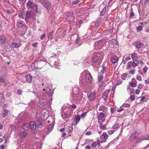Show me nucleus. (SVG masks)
<instances>
[{
	"label": "nucleus",
	"mask_w": 149,
	"mask_h": 149,
	"mask_svg": "<svg viewBox=\"0 0 149 149\" xmlns=\"http://www.w3.org/2000/svg\"><path fill=\"white\" fill-rule=\"evenodd\" d=\"M99 54L95 52L93 53L92 57V65L95 67H97L100 65V62L99 61Z\"/></svg>",
	"instance_id": "obj_1"
},
{
	"label": "nucleus",
	"mask_w": 149,
	"mask_h": 149,
	"mask_svg": "<svg viewBox=\"0 0 149 149\" xmlns=\"http://www.w3.org/2000/svg\"><path fill=\"white\" fill-rule=\"evenodd\" d=\"M45 87L44 88L42 91L43 96H49L50 95L52 94L53 91L51 89L49 84L47 83L45 84Z\"/></svg>",
	"instance_id": "obj_2"
},
{
	"label": "nucleus",
	"mask_w": 149,
	"mask_h": 149,
	"mask_svg": "<svg viewBox=\"0 0 149 149\" xmlns=\"http://www.w3.org/2000/svg\"><path fill=\"white\" fill-rule=\"evenodd\" d=\"M64 16L65 19L68 22L73 21L75 19V15L74 13L71 11L65 13Z\"/></svg>",
	"instance_id": "obj_3"
},
{
	"label": "nucleus",
	"mask_w": 149,
	"mask_h": 149,
	"mask_svg": "<svg viewBox=\"0 0 149 149\" xmlns=\"http://www.w3.org/2000/svg\"><path fill=\"white\" fill-rule=\"evenodd\" d=\"M83 97V95L81 93L77 94H73L72 97L73 102H78Z\"/></svg>",
	"instance_id": "obj_4"
},
{
	"label": "nucleus",
	"mask_w": 149,
	"mask_h": 149,
	"mask_svg": "<svg viewBox=\"0 0 149 149\" xmlns=\"http://www.w3.org/2000/svg\"><path fill=\"white\" fill-rule=\"evenodd\" d=\"M40 2L48 10L51 8L52 4L47 0H40Z\"/></svg>",
	"instance_id": "obj_5"
},
{
	"label": "nucleus",
	"mask_w": 149,
	"mask_h": 149,
	"mask_svg": "<svg viewBox=\"0 0 149 149\" xmlns=\"http://www.w3.org/2000/svg\"><path fill=\"white\" fill-rule=\"evenodd\" d=\"M149 138V135H144L141 136L136 141L135 144L137 145L142 142L144 140H148Z\"/></svg>",
	"instance_id": "obj_6"
},
{
	"label": "nucleus",
	"mask_w": 149,
	"mask_h": 149,
	"mask_svg": "<svg viewBox=\"0 0 149 149\" xmlns=\"http://www.w3.org/2000/svg\"><path fill=\"white\" fill-rule=\"evenodd\" d=\"M37 126L36 124L34 121L31 122L29 124V128L31 130V131L34 134L36 133V127Z\"/></svg>",
	"instance_id": "obj_7"
},
{
	"label": "nucleus",
	"mask_w": 149,
	"mask_h": 149,
	"mask_svg": "<svg viewBox=\"0 0 149 149\" xmlns=\"http://www.w3.org/2000/svg\"><path fill=\"white\" fill-rule=\"evenodd\" d=\"M101 70L100 72V74H108L109 73L108 69L104 65L101 67Z\"/></svg>",
	"instance_id": "obj_8"
},
{
	"label": "nucleus",
	"mask_w": 149,
	"mask_h": 149,
	"mask_svg": "<svg viewBox=\"0 0 149 149\" xmlns=\"http://www.w3.org/2000/svg\"><path fill=\"white\" fill-rule=\"evenodd\" d=\"M87 95L89 99L90 100L92 101L94 99L95 97L96 93L94 92L92 93L88 92Z\"/></svg>",
	"instance_id": "obj_9"
},
{
	"label": "nucleus",
	"mask_w": 149,
	"mask_h": 149,
	"mask_svg": "<svg viewBox=\"0 0 149 149\" xmlns=\"http://www.w3.org/2000/svg\"><path fill=\"white\" fill-rule=\"evenodd\" d=\"M36 4L33 3L32 0H28L26 3V6L28 9H32L35 6Z\"/></svg>",
	"instance_id": "obj_10"
},
{
	"label": "nucleus",
	"mask_w": 149,
	"mask_h": 149,
	"mask_svg": "<svg viewBox=\"0 0 149 149\" xmlns=\"http://www.w3.org/2000/svg\"><path fill=\"white\" fill-rule=\"evenodd\" d=\"M110 90H106V91L104 92L103 95V98L104 101H106L108 98V95L109 94Z\"/></svg>",
	"instance_id": "obj_11"
},
{
	"label": "nucleus",
	"mask_w": 149,
	"mask_h": 149,
	"mask_svg": "<svg viewBox=\"0 0 149 149\" xmlns=\"http://www.w3.org/2000/svg\"><path fill=\"white\" fill-rule=\"evenodd\" d=\"M42 120L41 118H37L36 120V125L37 127H42Z\"/></svg>",
	"instance_id": "obj_12"
},
{
	"label": "nucleus",
	"mask_w": 149,
	"mask_h": 149,
	"mask_svg": "<svg viewBox=\"0 0 149 149\" xmlns=\"http://www.w3.org/2000/svg\"><path fill=\"white\" fill-rule=\"evenodd\" d=\"M137 137L138 135H136L135 133H133L130 137V142L134 141Z\"/></svg>",
	"instance_id": "obj_13"
},
{
	"label": "nucleus",
	"mask_w": 149,
	"mask_h": 149,
	"mask_svg": "<svg viewBox=\"0 0 149 149\" xmlns=\"http://www.w3.org/2000/svg\"><path fill=\"white\" fill-rule=\"evenodd\" d=\"M105 115L102 112H100L98 116V119L102 120L103 122L105 121Z\"/></svg>",
	"instance_id": "obj_14"
},
{
	"label": "nucleus",
	"mask_w": 149,
	"mask_h": 149,
	"mask_svg": "<svg viewBox=\"0 0 149 149\" xmlns=\"http://www.w3.org/2000/svg\"><path fill=\"white\" fill-rule=\"evenodd\" d=\"M118 60V57L114 55L112 56L111 58V62L113 64L116 63Z\"/></svg>",
	"instance_id": "obj_15"
},
{
	"label": "nucleus",
	"mask_w": 149,
	"mask_h": 149,
	"mask_svg": "<svg viewBox=\"0 0 149 149\" xmlns=\"http://www.w3.org/2000/svg\"><path fill=\"white\" fill-rule=\"evenodd\" d=\"M20 137L22 138H25L27 136V133L25 131H21L19 133Z\"/></svg>",
	"instance_id": "obj_16"
},
{
	"label": "nucleus",
	"mask_w": 149,
	"mask_h": 149,
	"mask_svg": "<svg viewBox=\"0 0 149 149\" xmlns=\"http://www.w3.org/2000/svg\"><path fill=\"white\" fill-rule=\"evenodd\" d=\"M101 138L103 141L105 142L107 139L108 136L106 132H104L102 135L101 136Z\"/></svg>",
	"instance_id": "obj_17"
},
{
	"label": "nucleus",
	"mask_w": 149,
	"mask_h": 149,
	"mask_svg": "<svg viewBox=\"0 0 149 149\" xmlns=\"http://www.w3.org/2000/svg\"><path fill=\"white\" fill-rule=\"evenodd\" d=\"M93 79L91 75H86V80L87 82L91 83L92 80Z\"/></svg>",
	"instance_id": "obj_18"
},
{
	"label": "nucleus",
	"mask_w": 149,
	"mask_h": 149,
	"mask_svg": "<svg viewBox=\"0 0 149 149\" xmlns=\"http://www.w3.org/2000/svg\"><path fill=\"white\" fill-rule=\"evenodd\" d=\"M143 45V44L142 42L140 41H138L136 42L135 46L136 48L139 50Z\"/></svg>",
	"instance_id": "obj_19"
},
{
	"label": "nucleus",
	"mask_w": 149,
	"mask_h": 149,
	"mask_svg": "<svg viewBox=\"0 0 149 149\" xmlns=\"http://www.w3.org/2000/svg\"><path fill=\"white\" fill-rule=\"evenodd\" d=\"M6 78L3 75H0V81L2 83H3L6 84H7L6 83L7 80L6 79Z\"/></svg>",
	"instance_id": "obj_20"
},
{
	"label": "nucleus",
	"mask_w": 149,
	"mask_h": 149,
	"mask_svg": "<svg viewBox=\"0 0 149 149\" xmlns=\"http://www.w3.org/2000/svg\"><path fill=\"white\" fill-rule=\"evenodd\" d=\"M4 45H6V46H4V48L6 51L9 52L10 51L12 50L11 47L8 43H6V44H5Z\"/></svg>",
	"instance_id": "obj_21"
},
{
	"label": "nucleus",
	"mask_w": 149,
	"mask_h": 149,
	"mask_svg": "<svg viewBox=\"0 0 149 149\" xmlns=\"http://www.w3.org/2000/svg\"><path fill=\"white\" fill-rule=\"evenodd\" d=\"M6 37L4 36H1L0 37V43L3 44L6 43Z\"/></svg>",
	"instance_id": "obj_22"
},
{
	"label": "nucleus",
	"mask_w": 149,
	"mask_h": 149,
	"mask_svg": "<svg viewBox=\"0 0 149 149\" xmlns=\"http://www.w3.org/2000/svg\"><path fill=\"white\" fill-rule=\"evenodd\" d=\"M8 110L5 109H4L2 113V116L3 118L6 117L8 114Z\"/></svg>",
	"instance_id": "obj_23"
},
{
	"label": "nucleus",
	"mask_w": 149,
	"mask_h": 149,
	"mask_svg": "<svg viewBox=\"0 0 149 149\" xmlns=\"http://www.w3.org/2000/svg\"><path fill=\"white\" fill-rule=\"evenodd\" d=\"M5 101V100L4 97L3 96V94H0V104H3Z\"/></svg>",
	"instance_id": "obj_24"
},
{
	"label": "nucleus",
	"mask_w": 149,
	"mask_h": 149,
	"mask_svg": "<svg viewBox=\"0 0 149 149\" xmlns=\"http://www.w3.org/2000/svg\"><path fill=\"white\" fill-rule=\"evenodd\" d=\"M40 62L39 61H33L32 63L31 66H33V67L36 68H39V67L38 66L37 64L40 63Z\"/></svg>",
	"instance_id": "obj_25"
},
{
	"label": "nucleus",
	"mask_w": 149,
	"mask_h": 149,
	"mask_svg": "<svg viewBox=\"0 0 149 149\" xmlns=\"http://www.w3.org/2000/svg\"><path fill=\"white\" fill-rule=\"evenodd\" d=\"M26 80L29 82H30L31 81L32 77L31 75H26L25 77Z\"/></svg>",
	"instance_id": "obj_26"
},
{
	"label": "nucleus",
	"mask_w": 149,
	"mask_h": 149,
	"mask_svg": "<svg viewBox=\"0 0 149 149\" xmlns=\"http://www.w3.org/2000/svg\"><path fill=\"white\" fill-rule=\"evenodd\" d=\"M29 124L26 123L24 124L22 126V128L25 130H28L29 129Z\"/></svg>",
	"instance_id": "obj_27"
},
{
	"label": "nucleus",
	"mask_w": 149,
	"mask_h": 149,
	"mask_svg": "<svg viewBox=\"0 0 149 149\" xmlns=\"http://www.w3.org/2000/svg\"><path fill=\"white\" fill-rule=\"evenodd\" d=\"M31 15V12L29 11H27L25 17V20L27 21V20L30 18Z\"/></svg>",
	"instance_id": "obj_28"
},
{
	"label": "nucleus",
	"mask_w": 149,
	"mask_h": 149,
	"mask_svg": "<svg viewBox=\"0 0 149 149\" xmlns=\"http://www.w3.org/2000/svg\"><path fill=\"white\" fill-rule=\"evenodd\" d=\"M139 63V61L138 60L134 61L132 63V66L134 67L137 66Z\"/></svg>",
	"instance_id": "obj_29"
},
{
	"label": "nucleus",
	"mask_w": 149,
	"mask_h": 149,
	"mask_svg": "<svg viewBox=\"0 0 149 149\" xmlns=\"http://www.w3.org/2000/svg\"><path fill=\"white\" fill-rule=\"evenodd\" d=\"M24 22L22 20H20L18 22L17 24V26L18 27H21L24 25Z\"/></svg>",
	"instance_id": "obj_30"
},
{
	"label": "nucleus",
	"mask_w": 149,
	"mask_h": 149,
	"mask_svg": "<svg viewBox=\"0 0 149 149\" xmlns=\"http://www.w3.org/2000/svg\"><path fill=\"white\" fill-rule=\"evenodd\" d=\"M72 91L73 94H77L81 93L79 92V89L77 88H74L73 89Z\"/></svg>",
	"instance_id": "obj_31"
},
{
	"label": "nucleus",
	"mask_w": 149,
	"mask_h": 149,
	"mask_svg": "<svg viewBox=\"0 0 149 149\" xmlns=\"http://www.w3.org/2000/svg\"><path fill=\"white\" fill-rule=\"evenodd\" d=\"M80 119V118L79 116H77L76 117L75 120L76 123H72L71 125H74V126H76V125L77 123L79 122V121Z\"/></svg>",
	"instance_id": "obj_32"
},
{
	"label": "nucleus",
	"mask_w": 149,
	"mask_h": 149,
	"mask_svg": "<svg viewBox=\"0 0 149 149\" xmlns=\"http://www.w3.org/2000/svg\"><path fill=\"white\" fill-rule=\"evenodd\" d=\"M12 46L15 48H18L20 47V45L17 43L13 42L12 43Z\"/></svg>",
	"instance_id": "obj_33"
},
{
	"label": "nucleus",
	"mask_w": 149,
	"mask_h": 149,
	"mask_svg": "<svg viewBox=\"0 0 149 149\" xmlns=\"http://www.w3.org/2000/svg\"><path fill=\"white\" fill-rule=\"evenodd\" d=\"M54 127V124L53 123H51L49 125H48L47 127V129L48 131H52Z\"/></svg>",
	"instance_id": "obj_34"
},
{
	"label": "nucleus",
	"mask_w": 149,
	"mask_h": 149,
	"mask_svg": "<svg viewBox=\"0 0 149 149\" xmlns=\"http://www.w3.org/2000/svg\"><path fill=\"white\" fill-rule=\"evenodd\" d=\"M66 131L67 132H69L72 131L73 130V129L72 127H71V126H69V127H66Z\"/></svg>",
	"instance_id": "obj_35"
},
{
	"label": "nucleus",
	"mask_w": 149,
	"mask_h": 149,
	"mask_svg": "<svg viewBox=\"0 0 149 149\" xmlns=\"http://www.w3.org/2000/svg\"><path fill=\"white\" fill-rule=\"evenodd\" d=\"M47 104V101L42 100L40 102V105L42 107H43L45 105Z\"/></svg>",
	"instance_id": "obj_36"
},
{
	"label": "nucleus",
	"mask_w": 149,
	"mask_h": 149,
	"mask_svg": "<svg viewBox=\"0 0 149 149\" xmlns=\"http://www.w3.org/2000/svg\"><path fill=\"white\" fill-rule=\"evenodd\" d=\"M106 9V6H105L100 12V14L101 15H103L105 13Z\"/></svg>",
	"instance_id": "obj_37"
},
{
	"label": "nucleus",
	"mask_w": 149,
	"mask_h": 149,
	"mask_svg": "<svg viewBox=\"0 0 149 149\" xmlns=\"http://www.w3.org/2000/svg\"><path fill=\"white\" fill-rule=\"evenodd\" d=\"M98 123L100 124V127L101 129H104L106 125H103L101 124V123L100 121H99Z\"/></svg>",
	"instance_id": "obj_38"
},
{
	"label": "nucleus",
	"mask_w": 149,
	"mask_h": 149,
	"mask_svg": "<svg viewBox=\"0 0 149 149\" xmlns=\"http://www.w3.org/2000/svg\"><path fill=\"white\" fill-rule=\"evenodd\" d=\"M103 76L102 75H100L98 76V81H103Z\"/></svg>",
	"instance_id": "obj_39"
},
{
	"label": "nucleus",
	"mask_w": 149,
	"mask_h": 149,
	"mask_svg": "<svg viewBox=\"0 0 149 149\" xmlns=\"http://www.w3.org/2000/svg\"><path fill=\"white\" fill-rule=\"evenodd\" d=\"M130 85L132 87H135L136 86V82L129 83Z\"/></svg>",
	"instance_id": "obj_40"
},
{
	"label": "nucleus",
	"mask_w": 149,
	"mask_h": 149,
	"mask_svg": "<svg viewBox=\"0 0 149 149\" xmlns=\"http://www.w3.org/2000/svg\"><path fill=\"white\" fill-rule=\"evenodd\" d=\"M48 38L50 39H52L54 38V34L51 32H50L48 36Z\"/></svg>",
	"instance_id": "obj_41"
},
{
	"label": "nucleus",
	"mask_w": 149,
	"mask_h": 149,
	"mask_svg": "<svg viewBox=\"0 0 149 149\" xmlns=\"http://www.w3.org/2000/svg\"><path fill=\"white\" fill-rule=\"evenodd\" d=\"M23 14L22 13V11L21 10H20L18 11V15L19 17L20 18H23V17L22 16Z\"/></svg>",
	"instance_id": "obj_42"
},
{
	"label": "nucleus",
	"mask_w": 149,
	"mask_h": 149,
	"mask_svg": "<svg viewBox=\"0 0 149 149\" xmlns=\"http://www.w3.org/2000/svg\"><path fill=\"white\" fill-rule=\"evenodd\" d=\"M9 137V134L8 133H5L3 136V138H5L6 142L7 141V139Z\"/></svg>",
	"instance_id": "obj_43"
},
{
	"label": "nucleus",
	"mask_w": 149,
	"mask_h": 149,
	"mask_svg": "<svg viewBox=\"0 0 149 149\" xmlns=\"http://www.w3.org/2000/svg\"><path fill=\"white\" fill-rule=\"evenodd\" d=\"M35 11L36 13H38L39 12V10H38V6L36 4L35 6Z\"/></svg>",
	"instance_id": "obj_44"
},
{
	"label": "nucleus",
	"mask_w": 149,
	"mask_h": 149,
	"mask_svg": "<svg viewBox=\"0 0 149 149\" xmlns=\"http://www.w3.org/2000/svg\"><path fill=\"white\" fill-rule=\"evenodd\" d=\"M122 106L125 108H128L130 107V105L129 103H124Z\"/></svg>",
	"instance_id": "obj_45"
},
{
	"label": "nucleus",
	"mask_w": 149,
	"mask_h": 149,
	"mask_svg": "<svg viewBox=\"0 0 149 149\" xmlns=\"http://www.w3.org/2000/svg\"><path fill=\"white\" fill-rule=\"evenodd\" d=\"M99 84V86L100 87H103V85L104 84L103 83V81H98Z\"/></svg>",
	"instance_id": "obj_46"
},
{
	"label": "nucleus",
	"mask_w": 149,
	"mask_h": 149,
	"mask_svg": "<svg viewBox=\"0 0 149 149\" xmlns=\"http://www.w3.org/2000/svg\"><path fill=\"white\" fill-rule=\"evenodd\" d=\"M118 127V124H115L112 127V128L114 130V131H116V129Z\"/></svg>",
	"instance_id": "obj_47"
},
{
	"label": "nucleus",
	"mask_w": 149,
	"mask_h": 149,
	"mask_svg": "<svg viewBox=\"0 0 149 149\" xmlns=\"http://www.w3.org/2000/svg\"><path fill=\"white\" fill-rule=\"evenodd\" d=\"M142 29V27L141 26H139L136 28V30L138 32L141 31Z\"/></svg>",
	"instance_id": "obj_48"
},
{
	"label": "nucleus",
	"mask_w": 149,
	"mask_h": 149,
	"mask_svg": "<svg viewBox=\"0 0 149 149\" xmlns=\"http://www.w3.org/2000/svg\"><path fill=\"white\" fill-rule=\"evenodd\" d=\"M80 2L79 0H76L75 1H72V5H76L78 4Z\"/></svg>",
	"instance_id": "obj_49"
},
{
	"label": "nucleus",
	"mask_w": 149,
	"mask_h": 149,
	"mask_svg": "<svg viewBox=\"0 0 149 149\" xmlns=\"http://www.w3.org/2000/svg\"><path fill=\"white\" fill-rule=\"evenodd\" d=\"M113 31L112 29H109L107 30H105V33L107 34L109 33H111Z\"/></svg>",
	"instance_id": "obj_50"
},
{
	"label": "nucleus",
	"mask_w": 149,
	"mask_h": 149,
	"mask_svg": "<svg viewBox=\"0 0 149 149\" xmlns=\"http://www.w3.org/2000/svg\"><path fill=\"white\" fill-rule=\"evenodd\" d=\"M11 95V94L9 92H7L6 95V98H9Z\"/></svg>",
	"instance_id": "obj_51"
},
{
	"label": "nucleus",
	"mask_w": 149,
	"mask_h": 149,
	"mask_svg": "<svg viewBox=\"0 0 149 149\" xmlns=\"http://www.w3.org/2000/svg\"><path fill=\"white\" fill-rule=\"evenodd\" d=\"M83 74H91V73L87 70H85L82 73Z\"/></svg>",
	"instance_id": "obj_52"
},
{
	"label": "nucleus",
	"mask_w": 149,
	"mask_h": 149,
	"mask_svg": "<svg viewBox=\"0 0 149 149\" xmlns=\"http://www.w3.org/2000/svg\"><path fill=\"white\" fill-rule=\"evenodd\" d=\"M131 63H132L131 61H129L128 62V63L127 64V69L128 70L130 68L131 65Z\"/></svg>",
	"instance_id": "obj_53"
},
{
	"label": "nucleus",
	"mask_w": 149,
	"mask_h": 149,
	"mask_svg": "<svg viewBox=\"0 0 149 149\" xmlns=\"http://www.w3.org/2000/svg\"><path fill=\"white\" fill-rule=\"evenodd\" d=\"M81 23H82V20H81L77 22V23H76V25L77 26L80 27V25L81 24Z\"/></svg>",
	"instance_id": "obj_54"
},
{
	"label": "nucleus",
	"mask_w": 149,
	"mask_h": 149,
	"mask_svg": "<svg viewBox=\"0 0 149 149\" xmlns=\"http://www.w3.org/2000/svg\"><path fill=\"white\" fill-rule=\"evenodd\" d=\"M131 12H130V18L131 17H132L134 16V14L133 11L132 9H131Z\"/></svg>",
	"instance_id": "obj_55"
},
{
	"label": "nucleus",
	"mask_w": 149,
	"mask_h": 149,
	"mask_svg": "<svg viewBox=\"0 0 149 149\" xmlns=\"http://www.w3.org/2000/svg\"><path fill=\"white\" fill-rule=\"evenodd\" d=\"M130 99L131 101H133L135 100V96L134 95H131L130 96Z\"/></svg>",
	"instance_id": "obj_56"
},
{
	"label": "nucleus",
	"mask_w": 149,
	"mask_h": 149,
	"mask_svg": "<svg viewBox=\"0 0 149 149\" xmlns=\"http://www.w3.org/2000/svg\"><path fill=\"white\" fill-rule=\"evenodd\" d=\"M135 70L134 69L130 70L129 71V72L130 74H134L135 73Z\"/></svg>",
	"instance_id": "obj_57"
},
{
	"label": "nucleus",
	"mask_w": 149,
	"mask_h": 149,
	"mask_svg": "<svg viewBox=\"0 0 149 149\" xmlns=\"http://www.w3.org/2000/svg\"><path fill=\"white\" fill-rule=\"evenodd\" d=\"M38 59L41 61H44L45 59L44 57L42 56H40L39 57Z\"/></svg>",
	"instance_id": "obj_58"
},
{
	"label": "nucleus",
	"mask_w": 149,
	"mask_h": 149,
	"mask_svg": "<svg viewBox=\"0 0 149 149\" xmlns=\"http://www.w3.org/2000/svg\"><path fill=\"white\" fill-rule=\"evenodd\" d=\"M141 132L139 130L136 131L134 133H135L136 135H138L140 134Z\"/></svg>",
	"instance_id": "obj_59"
},
{
	"label": "nucleus",
	"mask_w": 149,
	"mask_h": 149,
	"mask_svg": "<svg viewBox=\"0 0 149 149\" xmlns=\"http://www.w3.org/2000/svg\"><path fill=\"white\" fill-rule=\"evenodd\" d=\"M97 145V144L96 142H94L91 144V146L93 148H95Z\"/></svg>",
	"instance_id": "obj_60"
},
{
	"label": "nucleus",
	"mask_w": 149,
	"mask_h": 149,
	"mask_svg": "<svg viewBox=\"0 0 149 149\" xmlns=\"http://www.w3.org/2000/svg\"><path fill=\"white\" fill-rule=\"evenodd\" d=\"M17 93L18 95H21L22 94V91L20 89H18L17 90Z\"/></svg>",
	"instance_id": "obj_61"
},
{
	"label": "nucleus",
	"mask_w": 149,
	"mask_h": 149,
	"mask_svg": "<svg viewBox=\"0 0 149 149\" xmlns=\"http://www.w3.org/2000/svg\"><path fill=\"white\" fill-rule=\"evenodd\" d=\"M147 69L148 68L147 67H146V66H145V67L143 68V71L145 73L146 72Z\"/></svg>",
	"instance_id": "obj_62"
},
{
	"label": "nucleus",
	"mask_w": 149,
	"mask_h": 149,
	"mask_svg": "<svg viewBox=\"0 0 149 149\" xmlns=\"http://www.w3.org/2000/svg\"><path fill=\"white\" fill-rule=\"evenodd\" d=\"M123 110H124V108H123L122 107H120V108L117 110V111L118 112H119L121 111H122Z\"/></svg>",
	"instance_id": "obj_63"
},
{
	"label": "nucleus",
	"mask_w": 149,
	"mask_h": 149,
	"mask_svg": "<svg viewBox=\"0 0 149 149\" xmlns=\"http://www.w3.org/2000/svg\"><path fill=\"white\" fill-rule=\"evenodd\" d=\"M105 108L104 106L103 105L101 106L100 107L99 110L102 111Z\"/></svg>",
	"instance_id": "obj_64"
}]
</instances>
